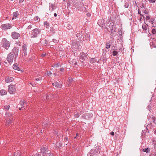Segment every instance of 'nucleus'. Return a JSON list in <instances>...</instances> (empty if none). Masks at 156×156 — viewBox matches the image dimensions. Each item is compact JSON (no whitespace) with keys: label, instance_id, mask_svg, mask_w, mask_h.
Masks as SVG:
<instances>
[{"label":"nucleus","instance_id":"dca6fc26","mask_svg":"<svg viewBox=\"0 0 156 156\" xmlns=\"http://www.w3.org/2000/svg\"><path fill=\"white\" fill-rule=\"evenodd\" d=\"M13 17L12 18V20H13L14 18H16L18 16V12L17 11L13 13Z\"/></svg>","mask_w":156,"mask_h":156},{"label":"nucleus","instance_id":"4c0bfd02","mask_svg":"<svg viewBox=\"0 0 156 156\" xmlns=\"http://www.w3.org/2000/svg\"><path fill=\"white\" fill-rule=\"evenodd\" d=\"M110 134L111 135H112V136H114V133L113 132H111L110 133Z\"/></svg>","mask_w":156,"mask_h":156},{"label":"nucleus","instance_id":"9b49d317","mask_svg":"<svg viewBox=\"0 0 156 156\" xmlns=\"http://www.w3.org/2000/svg\"><path fill=\"white\" fill-rule=\"evenodd\" d=\"M22 50L24 54V56H26L27 55V48L26 45H24L22 47Z\"/></svg>","mask_w":156,"mask_h":156},{"label":"nucleus","instance_id":"7c9ffc66","mask_svg":"<svg viewBox=\"0 0 156 156\" xmlns=\"http://www.w3.org/2000/svg\"><path fill=\"white\" fill-rule=\"evenodd\" d=\"M144 151L146 152V153L148 152L149 151V149L148 148H145L144 149H143V150Z\"/></svg>","mask_w":156,"mask_h":156},{"label":"nucleus","instance_id":"b1692460","mask_svg":"<svg viewBox=\"0 0 156 156\" xmlns=\"http://www.w3.org/2000/svg\"><path fill=\"white\" fill-rule=\"evenodd\" d=\"M106 48L107 49L109 48L111 46V44L109 43H108L106 44Z\"/></svg>","mask_w":156,"mask_h":156},{"label":"nucleus","instance_id":"5fc2aeb1","mask_svg":"<svg viewBox=\"0 0 156 156\" xmlns=\"http://www.w3.org/2000/svg\"><path fill=\"white\" fill-rule=\"evenodd\" d=\"M73 61L74 62H75V60H73Z\"/></svg>","mask_w":156,"mask_h":156},{"label":"nucleus","instance_id":"bf43d9fd","mask_svg":"<svg viewBox=\"0 0 156 156\" xmlns=\"http://www.w3.org/2000/svg\"><path fill=\"white\" fill-rule=\"evenodd\" d=\"M138 12L139 13L140 12H139V11H138Z\"/></svg>","mask_w":156,"mask_h":156},{"label":"nucleus","instance_id":"c03bdc74","mask_svg":"<svg viewBox=\"0 0 156 156\" xmlns=\"http://www.w3.org/2000/svg\"><path fill=\"white\" fill-rule=\"evenodd\" d=\"M23 0H20L19 1L20 3H21L23 2Z\"/></svg>","mask_w":156,"mask_h":156},{"label":"nucleus","instance_id":"49530a36","mask_svg":"<svg viewBox=\"0 0 156 156\" xmlns=\"http://www.w3.org/2000/svg\"><path fill=\"white\" fill-rule=\"evenodd\" d=\"M54 16H55L56 17L57 16V14L56 13H55L54 14Z\"/></svg>","mask_w":156,"mask_h":156},{"label":"nucleus","instance_id":"69168bd1","mask_svg":"<svg viewBox=\"0 0 156 156\" xmlns=\"http://www.w3.org/2000/svg\"><path fill=\"white\" fill-rule=\"evenodd\" d=\"M65 0H64V1Z\"/></svg>","mask_w":156,"mask_h":156},{"label":"nucleus","instance_id":"c85d7f7f","mask_svg":"<svg viewBox=\"0 0 156 156\" xmlns=\"http://www.w3.org/2000/svg\"><path fill=\"white\" fill-rule=\"evenodd\" d=\"M142 27L143 29L146 30L147 29L146 25L145 24L144 25H143L142 26Z\"/></svg>","mask_w":156,"mask_h":156},{"label":"nucleus","instance_id":"052dcab7","mask_svg":"<svg viewBox=\"0 0 156 156\" xmlns=\"http://www.w3.org/2000/svg\"><path fill=\"white\" fill-rule=\"evenodd\" d=\"M146 13V14H147V13Z\"/></svg>","mask_w":156,"mask_h":156},{"label":"nucleus","instance_id":"0eeeda50","mask_svg":"<svg viewBox=\"0 0 156 156\" xmlns=\"http://www.w3.org/2000/svg\"><path fill=\"white\" fill-rule=\"evenodd\" d=\"M13 38L15 39H17L20 36V34L16 32H13L12 35Z\"/></svg>","mask_w":156,"mask_h":156},{"label":"nucleus","instance_id":"a18cd8bd","mask_svg":"<svg viewBox=\"0 0 156 156\" xmlns=\"http://www.w3.org/2000/svg\"><path fill=\"white\" fill-rule=\"evenodd\" d=\"M36 80L37 81H39L40 80V79L39 78L36 79Z\"/></svg>","mask_w":156,"mask_h":156},{"label":"nucleus","instance_id":"e433bc0d","mask_svg":"<svg viewBox=\"0 0 156 156\" xmlns=\"http://www.w3.org/2000/svg\"><path fill=\"white\" fill-rule=\"evenodd\" d=\"M33 156H40L39 154L38 153H36L34 155H33Z\"/></svg>","mask_w":156,"mask_h":156},{"label":"nucleus","instance_id":"4d7b16f0","mask_svg":"<svg viewBox=\"0 0 156 156\" xmlns=\"http://www.w3.org/2000/svg\"><path fill=\"white\" fill-rule=\"evenodd\" d=\"M53 74H54V75H55V73H53Z\"/></svg>","mask_w":156,"mask_h":156},{"label":"nucleus","instance_id":"a211bd4d","mask_svg":"<svg viewBox=\"0 0 156 156\" xmlns=\"http://www.w3.org/2000/svg\"><path fill=\"white\" fill-rule=\"evenodd\" d=\"M80 56V58L82 59L83 61L86 58V57L85 55L83 54H82Z\"/></svg>","mask_w":156,"mask_h":156},{"label":"nucleus","instance_id":"423d86ee","mask_svg":"<svg viewBox=\"0 0 156 156\" xmlns=\"http://www.w3.org/2000/svg\"><path fill=\"white\" fill-rule=\"evenodd\" d=\"M19 52V49L16 48H14L12 50V51L10 53H12L14 55V56L16 57V55L18 54Z\"/></svg>","mask_w":156,"mask_h":156},{"label":"nucleus","instance_id":"f03ea898","mask_svg":"<svg viewBox=\"0 0 156 156\" xmlns=\"http://www.w3.org/2000/svg\"><path fill=\"white\" fill-rule=\"evenodd\" d=\"M41 30L37 28H35L32 30L30 33L31 37L34 38L37 37V35L41 33Z\"/></svg>","mask_w":156,"mask_h":156},{"label":"nucleus","instance_id":"680f3d73","mask_svg":"<svg viewBox=\"0 0 156 156\" xmlns=\"http://www.w3.org/2000/svg\"><path fill=\"white\" fill-rule=\"evenodd\" d=\"M55 41H57L56 40H55Z\"/></svg>","mask_w":156,"mask_h":156},{"label":"nucleus","instance_id":"aec40b11","mask_svg":"<svg viewBox=\"0 0 156 156\" xmlns=\"http://www.w3.org/2000/svg\"><path fill=\"white\" fill-rule=\"evenodd\" d=\"M54 5L53 4H51L50 5V6L49 9L51 11H52L54 8Z\"/></svg>","mask_w":156,"mask_h":156},{"label":"nucleus","instance_id":"ea45409f","mask_svg":"<svg viewBox=\"0 0 156 156\" xmlns=\"http://www.w3.org/2000/svg\"><path fill=\"white\" fill-rule=\"evenodd\" d=\"M32 27L31 26H29L28 27V29H30Z\"/></svg>","mask_w":156,"mask_h":156},{"label":"nucleus","instance_id":"79ce46f5","mask_svg":"<svg viewBox=\"0 0 156 156\" xmlns=\"http://www.w3.org/2000/svg\"><path fill=\"white\" fill-rule=\"evenodd\" d=\"M79 114H76V115H75V117H76V118H77L79 116Z\"/></svg>","mask_w":156,"mask_h":156},{"label":"nucleus","instance_id":"f704fd0d","mask_svg":"<svg viewBox=\"0 0 156 156\" xmlns=\"http://www.w3.org/2000/svg\"><path fill=\"white\" fill-rule=\"evenodd\" d=\"M52 73H51L50 71L48 72H47V73H46V75L47 76H49L50 75V74H52Z\"/></svg>","mask_w":156,"mask_h":156},{"label":"nucleus","instance_id":"6e6d98bb","mask_svg":"<svg viewBox=\"0 0 156 156\" xmlns=\"http://www.w3.org/2000/svg\"><path fill=\"white\" fill-rule=\"evenodd\" d=\"M1 62L0 61V66L1 65Z\"/></svg>","mask_w":156,"mask_h":156},{"label":"nucleus","instance_id":"37998d69","mask_svg":"<svg viewBox=\"0 0 156 156\" xmlns=\"http://www.w3.org/2000/svg\"><path fill=\"white\" fill-rule=\"evenodd\" d=\"M89 115L90 116V117H91L92 116V114H91V113H89Z\"/></svg>","mask_w":156,"mask_h":156},{"label":"nucleus","instance_id":"1a4fd4ad","mask_svg":"<svg viewBox=\"0 0 156 156\" xmlns=\"http://www.w3.org/2000/svg\"><path fill=\"white\" fill-rule=\"evenodd\" d=\"M2 27L3 29L6 30L10 29L11 27V26L10 24H6L2 25Z\"/></svg>","mask_w":156,"mask_h":156},{"label":"nucleus","instance_id":"de8ad7c7","mask_svg":"<svg viewBox=\"0 0 156 156\" xmlns=\"http://www.w3.org/2000/svg\"><path fill=\"white\" fill-rule=\"evenodd\" d=\"M155 117H154V118H153V120H155Z\"/></svg>","mask_w":156,"mask_h":156},{"label":"nucleus","instance_id":"20e7f679","mask_svg":"<svg viewBox=\"0 0 156 156\" xmlns=\"http://www.w3.org/2000/svg\"><path fill=\"white\" fill-rule=\"evenodd\" d=\"M14 55L12 53H9L7 57V60L9 63H11L14 58Z\"/></svg>","mask_w":156,"mask_h":156},{"label":"nucleus","instance_id":"ddd939ff","mask_svg":"<svg viewBox=\"0 0 156 156\" xmlns=\"http://www.w3.org/2000/svg\"><path fill=\"white\" fill-rule=\"evenodd\" d=\"M18 66V65L17 64H15L13 65V68L14 69H16L17 70H19L20 68Z\"/></svg>","mask_w":156,"mask_h":156},{"label":"nucleus","instance_id":"5701e85b","mask_svg":"<svg viewBox=\"0 0 156 156\" xmlns=\"http://www.w3.org/2000/svg\"><path fill=\"white\" fill-rule=\"evenodd\" d=\"M115 27L114 25H112V28L111 29V30L112 31V32L113 33H114V32L116 30H115L116 29L115 28Z\"/></svg>","mask_w":156,"mask_h":156},{"label":"nucleus","instance_id":"8fccbe9b","mask_svg":"<svg viewBox=\"0 0 156 156\" xmlns=\"http://www.w3.org/2000/svg\"><path fill=\"white\" fill-rule=\"evenodd\" d=\"M8 114H9V113H6V115H8Z\"/></svg>","mask_w":156,"mask_h":156},{"label":"nucleus","instance_id":"6e6552de","mask_svg":"<svg viewBox=\"0 0 156 156\" xmlns=\"http://www.w3.org/2000/svg\"><path fill=\"white\" fill-rule=\"evenodd\" d=\"M14 80L13 77H7L5 79V82L6 83H9L12 82Z\"/></svg>","mask_w":156,"mask_h":156},{"label":"nucleus","instance_id":"412c9836","mask_svg":"<svg viewBox=\"0 0 156 156\" xmlns=\"http://www.w3.org/2000/svg\"><path fill=\"white\" fill-rule=\"evenodd\" d=\"M10 108L9 105H6L4 106V109L5 110H9Z\"/></svg>","mask_w":156,"mask_h":156},{"label":"nucleus","instance_id":"c756f323","mask_svg":"<svg viewBox=\"0 0 156 156\" xmlns=\"http://www.w3.org/2000/svg\"><path fill=\"white\" fill-rule=\"evenodd\" d=\"M68 81L69 82H71L73 81V79L71 77H69L68 78Z\"/></svg>","mask_w":156,"mask_h":156},{"label":"nucleus","instance_id":"72a5a7b5","mask_svg":"<svg viewBox=\"0 0 156 156\" xmlns=\"http://www.w3.org/2000/svg\"><path fill=\"white\" fill-rule=\"evenodd\" d=\"M152 33L153 34H155L156 33V31L155 29H153L152 30Z\"/></svg>","mask_w":156,"mask_h":156},{"label":"nucleus","instance_id":"9d476101","mask_svg":"<svg viewBox=\"0 0 156 156\" xmlns=\"http://www.w3.org/2000/svg\"><path fill=\"white\" fill-rule=\"evenodd\" d=\"M60 66V64L59 63L56 64L54 66L52 67L51 69V70H52L53 73H55V72L56 71V68Z\"/></svg>","mask_w":156,"mask_h":156},{"label":"nucleus","instance_id":"4468645a","mask_svg":"<svg viewBox=\"0 0 156 156\" xmlns=\"http://www.w3.org/2000/svg\"><path fill=\"white\" fill-rule=\"evenodd\" d=\"M0 93L2 95H5L7 94V92L5 90H2L0 91Z\"/></svg>","mask_w":156,"mask_h":156},{"label":"nucleus","instance_id":"393cba45","mask_svg":"<svg viewBox=\"0 0 156 156\" xmlns=\"http://www.w3.org/2000/svg\"><path fill=\"white\" fill-rule=\"evenodd\" d=\"M14 156H20V153L19 152H17L15 153Z\"/></svg>","mask_w":156,"mask_h":156},{"label":"nucleus","instance_id":"0e129e2a","mask_svg":"<svg viewBox=\"0 0 156 156\" xmlns=\"http://www.w3.org/2000/svg\"><path fill=\"white\" fill-rule=\"evenodd\" d=\"M81 62H83V61H82Z\"/></svg>","mask_w":156,"mask_h":156},{"label":"nucleus","instance_id":"bb28decb","mask_svg":"<svg viewBox=\"0 0 156 156\" xmlns=\"http://www.w3.org/2000/svg\"><path fill=\"white\" fill-rule=\"evenodd\" d=\"M117 53L118 52L117 51H115L113 52L112 55L113 56H115L117 55Z\"/></svg>","mask_w":156,"mask_h":156},{"label":"nucleus","instance_id":"3c124183","mask_svg":"<svg viewBox=\"0 0 156 156\" xmlns=\"http://www.w3.org/2000/svg\"><path fill=\"white\" fill-rule=\"evenodd\" d=\"M76 135V136H77L78 135V133H77Z\"/></svg>","mask_w":156,"mask_h":156},{"label":"nucleus","instance_id":"13d9d810","mask_svg":"<svg viewBox=\"0 0 156 156\" xmlns=\"http://www.w3.org/2000/svg\"><path fill=\"white\" fill-rule=\"evenodd\" d=\"M138 12L139 13L140 12H139V11H138Z\"/></svg>","mask_w":156,"mask_h":156},{"label":"nucleus","instance_id":"7ed1b4c3","mask_svg":"<svg viewBox=\"0 0 156 156\" xmlns=\"http://www.w3.org/2000/svg\"><path fill=\"white\" fill-rule=\"evenodd\" d=\"M2 44L4 48H5L6 49H8L10 46V43L6 39L3 38L2 40Z\"/></svg>","mask_w":156,"mask_h":156},{"label":"nucleus","instance_id":"a19ab883","mask_svg":"<svg viewBox=\"0 0 156 156\" xmlns=\"http://www.w3.org/2000/svg\"><path fill=\"white\" fill-rule=\"evenodd\" d=\"M64 70V68H61L60 69V71L61 72L62 71Z\"/></svg>","mask_w":156,"mask_h":156},{"label":"nucleus","instance_id":"f257e3e1","mask_svg":"<svg viewBox=\"0 0 156 156\" xmlns=\"http://www.w3.org/2000/svg\"><path fill=\"white\" fill-rule=\"evenodd\" d=\"M8 91L10 94H15L16 91V85L10 84L8 86Z\"/></svg>","mask_w":156,"mask_h":156},{"label":"nucleus","instance_id":"473e14b6","mask_svg":"<svg viewBox=\"0 0 156 156\" xmlns=\"http://www.w3.org/2000/svg\"><path fill=\"white\" fill-rule=\"evenodd\" d=\"M150 19V17L149 16H146V21Z\"/></svg>","mask_w":156,"mask_h":156},{"label":"nucleus","instance_id":"603ef678","mask_svg":"<svg viewBox=\"0 0 156 156\" xmlns=\"http://www.w3.org/2000/svg\"><path fill=\"white\" fill-rule=\"evenodd\" d=\"M49 156H53V155L52 154H51V155H49Z\"/></svg>","mask_w":156,"mask_h":156},{"label":"nucleus","instance_id":"f3484780","mask_svg":"<svg viewBox=\"0 0 156 156\" xmlns=\"http://www.w3.org/2000/svg\"><path fill=\"white\" fill-rule=\"evenodd\" d=\"M44 25L45 27H46L48 29L49 27V24L48 22L47 21H45L44 23Z\"/></svg>","mask_w":156,"mask_h":156},{"label":"nucleus","instance_id":"f8f14e48","mask_svg":"<svg viewBox=\"0 0 156 156\" xmlns=\"http://www.w3.org/2000/svg\"><path fill=\"white\" fill-rule=\"evenodd\" d=\"M53 86H55L56 87L59 88L62 85L56 82L52 83Z\"/></svg>","mask_w":156,"mask_h":156},{"label":"nucleus","instance_id":"cd10ccee","mask_svg":"<svg viewBox=\"0 0 156 156\" xmlns=\"http://www.w3.org/2000/svg\"><path fill=\"white\" fill-rule=\"evenodd\" d=\"M149 20H150L149 22L150 23H151L153 24V22L154 20V18H151V19H150Z\"/></svg>","mask_w":156,"mask_h":156},{"label":"nucleus","instance_id":"e2e57ef3","mask_svg":"<svg viewBox=\"0 0 156 156\" xmlns=\"http://www.w3.org/2000/svg\"><path fill=\"white\" fill-rule=\"evenodd\" d=\"M55 41H57L56 40H55Z\"/></svg>","mask_w":156,"mask_h":156},{"label":"nucleus","instance_id":"4be33fe9","mask_svg":"<svg viewBox=\"0 0 156 156\" xmlns=\"http://www.w3.org/2000/svg\"><path fill=\"white\" fill-rule=\"evenodd\" d=\"M20 103L22 107L21 108L20 107L19 108V109L20 110H21V108L23 107V105L24 104V102L23 101H21L20 102Z\"/></svg>","mask_w":156,"mask_h":156},{"label":"nucleus","instance_id":"09e8293b","mask_svg":"<svg viewBox=\"0 0 156 156\" xmlns=\"http://www.w3.org/2000/svg\"><path fill=\"white\" fill-rule=\"evenodd\" d=\"M76 64H77V62H75L74 63V65H76Z\"/></svg>","mask_w":156,"mask_h":156},{"label":"nucleus","instance_id":"864d4df0","mask_svg":"<svg viewBox=\"0 0 156 156\" xmlns=\"http://www.w3.org/2000/svg\"><path fill=\"white\" fill-rule=\"evenodd\" d=\"M154 133H155L156 134V130L155 131Z\"/></svg>","mask_w":156,"mask_h":156},{"label":"nucleus","instance_id":"c9c22d12","mask_svg":"<svg viewBox=\"0 0 156 156\" xmlns=\"http://www.w3.org/2000/svg\"><path fill=\"white\" fill-rule=\"evenodd\" d=\"M149 1L151 3L154 2L155 1V0H149Z\"/></svg>","mask_w":156,"mask_h":156},{"label":"nucleus","instance_id":"2eb2a0df","mask_svg":"<svg viewBox=\"0 0 156 156\" xmlns=\"http://www.w3.org/2000/svg\"><path fill=\"white\" fill-rule=\"evenodd\" d=\"M13 121V119H8L6 120V125H9Z\"/></svg>","mask_w":156,"mask_h":156},{"label":"nucleus","instance_id":"58836bf2","mask_svg":"<svg viewBox=\"0 0 156 156\" xmlns=\"http://www.w3.org/2000/svg\"><path fill=\"white\" fill-rule=\"evenodd\" d=\"M46 55V53L42 54L41 55V56L42 57L45 56Z\"/></svg>","mask_w":156,"mask_h":156},{"label":"nucleus","instance_id":"2f4dec72","mask_svg":"<svg viewBox=\"0 0 156 156\" xmlns=\"http://www.w3.org/2000/svg\"><path fill=\"white\" fill-rule=\"evenodd\" d=\"M39 19L38 16H36L34 17V20L35 21H37Z\"/></svg>","mask_w":156,"mask_h":156},{"label":"nucleus","instance_id":"39448f33","mask_svg":"<svg viewBox=\"0 0 156 156\" xmlns=\"http://www.w3.org/2000/svg\"><path fill=\"white\" fill-rule=\"evenodd\" d=\"M98 24L101 27H104L105 24V21L104 19H100L98 20Z\"/></svg>","mask_w":156,"mask_h":156},{"label":"nucleus","instance_id":"6ab92c4d","mask_svg":"<svg viewBox=\"0 0 156 156\" xmlns=\"http://www.w3.org/2000/svg\"><path fill=\"white\" fill-rule=\"evenodd\" d=\"M41 152L43 153H45L47 152V149L44 147H43L41 149Z\"/></svg>","mask_w":156,"mask_h":156},{"label":"nucleus","instance_id":"a878e982","mask_svg":"<svg viewBox=\"0 0 156 156\" xmlns=\"http://www.w3.org/2000/svg\"><path fill=\"white\" fill-rule=\"evenodd\" d=\"M95 60L94 58H91L90 60V62L91 63L95 62Z\"/></svg>","mask_w":156,"mask_h":156}]
</instances>
